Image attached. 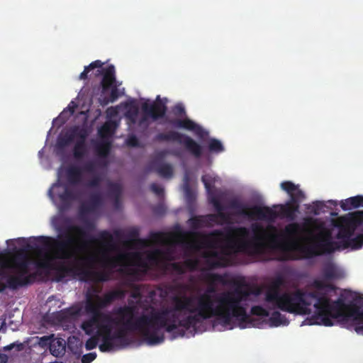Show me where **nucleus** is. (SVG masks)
<instances>
[{
  "label": "nucleus",
  "mask_w": 363,
  "mask_h": 363,
  "mask_svg": "<svg viewBox=\"0 0 363 363\" xmlns=\"http://www.w3.org/2000/svg\"><path fill=\"white\" fill-rule=\"evenodd\" d=\"M160 255L161 258L167 261H173L175 259L173 255V250L170 248H168L166 250H162V252L160 254Z\"/></svg>",
  "instance_id": "13d9d810"
},
{
  "label": "nucleus",
  "mask_w": 363,
  "mask_h": 363,
  "mask_svg": "<svg viewBox=\"0 0 363 363\" xmlns=\"http://www.w3.org/2000/svg\"><path fill=\"white\" fill-rule=\"evenodd\" d=\"M108 187L109 196L114 199L116 203H118L122 193L121 185L118 183L111 182Z\"/></svg>",
  "instance_id": "f704fd0d"
},
{
  "label": "nucleus",
  "mask_w": 363,
  "mask_h": 363,
  "mask_svg": "<svg viewBox=\"0 0 363 363\" xmlns=\"http://www.w3.org/2000/svg\"><path fill=\"white\" fill-rule=\"evenodd\" d=\"M345 218L355 230H357L360 225H363V211L353 212Z\"/></svg>",
  "instance_id": "7c9ffc66"
},
{
  "label": "nucleus",
  "mask_w": 363,
  "mask_h": 363,
  "mask_svg": "<svg viewBox=\"0 0 363 363\" xmlns=\"http://www.w3.org/2000/svg\"><path fill=\"white\" fill-rule=\"evenodd\" d=\"M347 320H351L355 332L359 335H363V317L357 315V311L352 308L345 315Z\"/></svg>",
  "instance_id": "a878e982"
},
{
  "label": "nucleus",
  "mask_w": 363,
  "mask_h": 363,
  "mask_svg": "<svg viewBox=\"0 0 363 363\" xmlns=\"http://www.w3.org/2000/svg\"><path fill=\"white\" fill-rule=\"evenodd\" d=\"M69 315L73 318L79 317L82 313V308L79 306L71 307L68 310Z\"/></svg>",
  "instance_id": "69168bd1"
},
{
  "label": "nucleus",
  "mask_w": 363,
  "mask_h": 363,
  "mask_svg": "<svg viewBox=\"0 0 363 363\" xmlns=\"http://www.w3.org/2000/svg\"><path fill=\"white\" fill-rule=\"evenodd\" d=\"M99 292L96 287L92 286L85 295L84 311L90 317L82 323L81 328L89 335H92L102 322H112V317L102 310L116 300L123 299L126 295V291L121 289L109 291L102 296L97 294Z\"/></svg>",
  "instance_id": "39448f33"
},
{
  "label": "nucleus",
  "mask_w": 363,
  "mask_h": 363,
  "mask_svg": "<svg viewBox=\"0 0 363 363\" xmlns=\"http://www.w3.org/2000/svg\"><path fill=\"white\" fill-rule=\"evenodd\" d=\"M87 202L94 208V209H96L102 203V196L101 193L99 191H94L91 193Z\"/></svg>",
  "instance_id": "ea45409f"
},
{
  "label": "nucleus",
  "mask_w": 363,
  "mask_h": 363,
  "mask_svg": "<svg viewBox=\"0 0 363 363\" xmlns=\"http://www.w3.org/2000/svg\"><path fill=\"white\" fill-rule=\"evenodd\" d=\"M281 188L290 196V201L285 204L275 205L274 208H279V214L277 212L278 216L286 218L290 220L296 218V213L299 209V203L305 198L303 192L290 181H286L281 183Z\"/></svg>",
  "instance_id": "6e6552de"
},
{
  "label": "nucleus",
  "mask_w": 363,
  "mask_h": 363,
  "mask_svg": "<svg viewBox=\"0 0 363 363\" xmlns=\"http://www.w3.org/2000/svg\"><path fill=\"white\" fill-rule=\"evenodd\" d=\"M251 314L257 316L268 317L269 312L261 306H254L250 310Z\"/></svg>",
  "instance_id": "a18cd8bd"
},
{
  "label": "nucleus",
  "mask_w": 363,
  "mask_h": 363,
  "mask_svg": "<svg viewBox=\"0 0 363 363\" xmlns=\"http://www.w3.org/2000/svg\"><path fill=\"white\" fill-rule=\"evenodd\" d=\"M126 144L128 146L133 147H139V145H140L139 140H138V138L134 135H130L128 137V138L126 139Z\"/></svg>",
  "instance_id": "bf43d9fd"
},
{
  "label": "nucleus",
  "mask_w": 363,
  "mask_h": 363,
  "mask_svg": "<svg viewBox=\"0 0 363 363\" xmlns=\"http://www.w3.org/2000/svg\"><path fill=\"white\" fill-rule=\"evenodd\" d=\"M227 277L228 275L226 274H219L216 273H208L206 274V279L212 285L215 284L216 283L227 285L228 284V281H227Z\"/></svg>",
  "instance_id": "72a5a7b5"
},
{
  "label": "nucleus",
  "mask_w": 363,
  "mask_h": 363,
  "mask_svg": "<svg viewBox=\"0 0 363 363\" xmlns=\"http://www.w3.org/2000/svg\"><path fill=\"white\" fill-rule=\"evenodd\" d=\"M158 142H177L185 147L194 157L200 158L202 155V147L191 137L177 131L169 130L167 133H160L155 137Z\"/></svg>",
  "instance_id": "1a4fd4ad"
},
{
  "label": "nucleus",
  "mask_w": 363,
  "mask_h": 363,
  "mask_svg": "<svg viewBox=\"0 0 363 363\" xmlns=\"http://www.w3.org/2000/svg\"><path fill=\"white\" fill-rule=\"evenodd\" d=\"M62 235H58L57 238L52 237L39 236L36 240L44 246L45 252L38 250L40 259L35 262L37 275L42 274L44 271L48 274L51 270L55 271L57 281H62L67 276H80L83 279L84 264L92 260V257L77 256V249L73 247L77 239L69 235H66L62 239Z\"/></svg>",
  "instance_id": "20e7f679"
},
{
  "label": "nucleus",
  "mask_w": 363,
  "mask_h": 363,
  "mask_svg": "<svg viewBox=\"0 0 363 363\" xmlns=\"http://www.w3.org/2000/svg\"><path fill=\"white\" fill-rule=\"evenodd\" d=\"M130 331L129 330H126L123 326L121 328L116 331L114 333L111 334V337L113 340H118L121 342L126 343L127 342V336L126 332Z\"/></svg>",
  "instance_id": "37998d69"
},
{
  "label": "nucleus",
  "mask_w": 363,
  "mask_h": 363,
  "mask_svg": "<svg viewBox=\"0 0 363 363\" xmlns=\"http://www.w3.org/2000/svg\"><path fill=\"white\" fill-rule=\"evenodd\" d=\"M356 230L353 226L347 220L345 217L342 218V225L339 228L337 233V238L343 240L345 244L353 236Z\"/></svg>",
  "instance_id": "393cba45"
},
{
  "label": "nucleus",
  "mask_w": 363,
  "mask_h": 363,
  "mask_svg": "<svg viewBox=\"0 0 363 363\" xmlns=\"http://www.w3.org/2000/svg\"><path fill=\"white\" fill-rule=\"evenodd\" d=\"M150 238L154 242H163L166 239V235L162 232H151Z\"/></svg>",
  "instance_id": "3c124183"
},
{
  "label": "nucleus",
  "mask_w": 363,
  "mask_h": 363,
  "mask_svg": "<svg viewBox=\"0 0 363 363\" xmlns=\"http://www.w3.org/2000/svg\"><path fill=\"white\" fill-rule=\"evenodd\" d=\"M139 230L137 228H133L128 231L127 234V238L132 242H135L139 244H144L145 241L142 239H138Z\"/></svg>",
  "instance_id": "c03bdc74"
},
{
  "label": "nucleus",
  "mask_w": 363,
  "mask_h": 363,
  "mask_svg": "<svg viewBox=\"0 0 363 363\" xmlns=\"http://www.w3.org/2000/svg\"><path fill=\"white\" fill-rule=\"evenodd\" d=\"M52 339H53V335L43 336V337H40V339H39V344L43 347L48 346V345L50 346V345H52L51 342L52 341Z\"/></svg>",
  "instance_id": "680f3d73"
},
{
  "label": "nucleus",
  "mask_w": 363,
  "mask_h": 363,
  "mask_svg": "<svg viewBox=\"0 0 363 363\" xmlns=\"http://www.w3.org/2000/svg\"><path fill=\"white\" fill-rule=\"evenodd\" d=\"M97 72L103 75L101 82L103 92L107 91L111 86L116 85V70L113 65L102 69H98Z\"/></svg>",
  "instance_id": "6ab92c4d"
},
{
  "label": "nucleus",
  "mask_w": 363,
  "mask_h": 363,
  "mask_svg": "<svg viewBox=\"0 0 363 363\" xmlns=\"http://www.w3.org/2000/svg\"><path fill=\"white\" fill-rule=\"evenodd\" d=\"M213 288L198 296H174L170 307L143 314L137 318V307L131 305L120 306L113 311L116 315L112 322L121 325L130 331H139L150 345L162 343L164 337L159 335L161 329L172 333L178 328L185 330L196 329L203 320L216 317L225 325H230L233 318L240 323L241 328L251 324L252 318L241 305L250 295L248 289L240 286L233 290L211 294Z\"/></svg>",
  "instance_id": "f257e3e1"
},
{
  "label": "nucleus",
  "mask_w": 363,
  "mask_h": 363,
  "mask_svg": "<svg viewBox=\"0 0 363 363\" xmlns=\"http://www.w3.org/2000/svg\"><path fill=\"white\" fill-rule=\"evenodd\" d=\"M150 190L158 197L164 196V189L156 183H152L150 186Z\"/></svg>",
  "instance_id": "4d7b16f0"
},
{
  "label": "nucleus",
  "mask_w": 363,
  "mask_h": 363,
  "mask_svg": "<svg viewBox=\"0 0 363 363\" xmlns=\"http://www.w3.org/2000/svg\"><path fill=\"white\" fill-rule=\"evenodd\" d=\"M92 257V260L84 264L83 279H91L96 281H106L109 279V274L105 272H95L89 269L91 263L94 260V257Z\"/></svg>",
  "instance_id": "4be33fe9"
},
{
  "label": "nucleus",
  "mask_w": 363,
  "mask_h": 363,
  "mask_svg": "<svg viewBox=\"0 0 363 363\" xmlns=\"http://www.w3.org/2000/svg\"><path fill=\"white\" fill-rule=\"evenodd\" d=\"M347 320H351L355 332L359 335H363V317L357 315V311L352 308L345 315Z\"/></svg>",
  "instance_id": "bb28decb"
},
{
  "label": "nucleus",
  "mask_w": 363,
  "mask_h": 363,
  "mask_svg": "<svg viewBox=\"0 0 363 363\" xmlns=\"http://www.w3.org/2000/svg\"><path fill=\"white\" fill-rule=\"evenodd\" d=\"M167 99L166 98L161 99L160 96L158 95L156 100L152 103H143L141 109L145 116L139 120L138 125H143L145 124L147 117L151 118L153 121L163 118L167 111Z\"/></svg>",
  "instance_id": "f8f14e48"
},
{
  "label": "nucleus",
  "mask_w": 363,
  "mask_h": 363,
  "mask_svg": "<svg viewBox=\"0 0 363 363\" xmlns=\"http://www.w3.org/2000/svg\"><path fill=\"white\" fill-rule=\"evenodd\" d=\"M313 286L316 289H315V290H313V291H311V292H315V291H317V292L320 293V294H323V295H325V296L327 297V298L328 299L329 303H330V305H333V304H334V303H335L336 301H333V302H331V301H330V299L328 297L327 294L320 291L321 290L324 289L327 286V285H326V284H325L323 281H321V280H318V279H315V280H314V281H313ZM302 290H303V291H305V290H303V289H302ZM306 292H308V293H309L310 291H306Z\"/></svg>",
  "instance_id": "79ce46f5"
},
{
  "label": "nucleus",
  "mask_w": 363,
  "mask_h": 363,
  "mask_svg": "<svg viewBox=\"0 0 363 363\" xmlns=\"http://www.w3.org/2000/svg\"><path fill=\"white\" fill-rule=\"evenodd\" d=\"M211 203L214 206L216 214H207V218L212 223H218V219L220 218V223H231V218L229 213L223 212L225 210L224 206L221 203L220 200L217 198H213L211 199Z\"/></svg>",
  "instance_id": "a211bd4d"
},
{
  "label": "nucleus",
  "mask_w": 363,
  "mask_h": 363,
  "mask_svg": "<svg viewBox=\"0 0 363 363\" xmlns=\"http://www.w3.org/2000/svg\"><path fill=\"white\" fill-rule=\"evenodd\" d=\"M324 278L327 280L337 279L342 277V273L332 263L326 264L322 270Z\"/></svg>",
  "instance_id": "c85d7f7f"
},
{
  "label": "nucleus",
  "mask_w": 363,
  "mask_h": 363,
  "mask_svg": "<svg viewBox=\"0 0 363 363\" xmlns=\"http://www.w3.org/2000/svg\"><path fill=\"white\" fill-rule=\"evenodd\" d=\"M114 348L113 340L111 337H102V343L99 345L101 352H110Z\"/></svg>",
  "instance_id": "4c0bfd02"
},
{
  "label": "nucleus",
  "mask_w": 363,
  "mask_h": 363,
  "mask_svg": "<svg viewBox=\"0 0 363 363\" xmlns=\"http://www.w3.org/2000/svg\"><path fill=\"white\" fill-rule=\"evenodd\" d=\"M174 127L193 130L199 137H203L206 133L204 130L189 118L174 119L171 121Z\"/></svg>",
  "instance_id": "412c9836"
},
{
  "label": "nucleus",
  "mask_w": 363,
  "mask_h": 363,
  "mask_svg": "<svg viewBox=\"0 0 363 363\" xmlns=\"http://www.w3.org/2000/svg\"><path fill=\"white\" fill-rule=\"evenodd\" d=\"M324 203L322 201H315L313 203L311 207H308V209L310 210L311 213L314 215L320 214L321 210L324 207Z\"/></svg>",
  "instance_id": "603ef678"
},
{
  "label": "nucleus",
  "mask_w": 363,
  "mask_h": 363,
  "mask_svg": "<svg viewBox=\"0 0 363 363\" xmlns=\"http://www.w3.org/2000/svg\"><path fill=\"white\" fill-rule=\"evenodd\" d=\"M111 143L108 141L103 140L95 146V150L97 155L101 158H106L111 150Z\"/></svg>",
  "instance_id": "473e14b6"
},
{
  "label": "nucleus",
  "mask_w": 363,
  "mask_h": 363,
  "mask_svg": "<svg viewBox=\"0 0 363 363\" xmlns=\"http://www.w3.org/2000/svg\"><path fill=\"white\" fill-rule=\"evenodd\" d=\"M228 207L237 210V214L247 216L251 219L274 220L278 216L277 211L268 206H254L248 211L238 199H233L229 202Z\"/></svg>",
  "instance_id": "9d476101"
},
{
  "label": "nucleus",
  "mask_w": 363,
  "mask_h": 363,
  "mask_svg": "<svg viewBox=\"0 0 363 363\" xmlns=\"http://www.w3.org/2000/svg\"><path fill=\"white\" fill-rule=\"evenodd\" d=\"M318 233L313 236L311 242L303 245L300 242V233L306 232L313 235L311 230L298 223H291L284 227L282 234L278 233L277 228L268 225L264 227L259 223H253L250 229L253 236L250 240L249 229L246 227H237L229 230L230 235L238 239L229 245V247L238 252L251 256H259L267 250H280L289 253L287 259H301L312 258L324 254H330L336 249V242L332 240L330 230L318 227Z\"/></svg>",
  "instance_id": "f03ea898"
},
{
  "label": "nucleus",
  "mask_w": 363,
  "mask_h": 363,
  "mask_svg": "<svg viewBox=\"0 0 363 363\" xmlns=\"http://www.w3.org/2000/svg\"><path fill=\"white\" fill-rule=\"evenodd\" d=\"M211 203L214 206L216 214H207V218L212 223H218V219L220 218V223H231V218L229 213L223 212L225 210L224 206L221 203L220 200L217 198H213L211 199Z\"/></svg>",
  "instance_id": "f3484780"
},
{
  "label": "nucleus",
  "mask_w": 363,
  "mask_h": 363,
  "mask_svg": "<svg viewBox=\"0 0 363 363\" xmlns=\"http://www.w3.org/2000/svg\"><path fill=\"white\" fill-rule=\"evenodd\" d=\"M138 113V108H135L133 111H128L126 113V116L130 120L132 123H135Z\"/></svg>",
  "instance_id": "338daca9"
},
{
  "label": "nucleus",
  "mask_w": 363,
  "mask_h": 363,
  "mask_svg": "<svg viewBox=\"0 0 363 363\" xmlns=\"http://www.w3.org/2000/svg\"><path fill=\"white\" fill-rule=\"evenodd\" d=\"M113 323H107V322H102L99 327V328L96 330L97 333L99 335L107 336L111 337V331H112V326L111 324Z\"/></svg>",
  "instance_id": "58836bf2"
},
{
  "label": "nucleus",
  "mask_w": 363,
  "mask_h": 363,
  "mask_svg": "<svg viewBox=\"0 0 363 363\" xmlns=\"http://www.w3.org/2000/svg\"><path fill=\"white\" fill-rule=\"evenodd\" d=\"M81 167L83 172L94 174L93 177L86 182L85 186L93 189L99 188L101 186L102 177L99 174H94L96 172V162L92 160L88 161Z\"/></svg>",
  "instance_id": "aec40b11"
},
{
  "label": "nucleus",
  "mask_w": 363,
  "mask_h": 363,
  "mask_svg": "<svg viewBox=\"0 0 363 363\" xmlns=\"http://www.w3.org/2000/svg\"><path fill=\"white\" fill-rule=\"evenodd\" d=\"M110 133V125L108 123L104 124L99 130V134L101 137Z\"/></svg>",
  "instance_id": "774afa93"
},
{
  "label": "nucleus",
  "mask_w": 363,
  "mask_h": 363,
  "mask_svg": "<svg viewBox=\"0 0 363 363\" xmlns=\"http://www.w3.org/2000/svg\"><path fill=\"white\" fill-rule=\"evenodd\" d=\"M172 112L174 115L177 117H183L186 116L185 108L181 104H176L172 108Z\"/></svg>",
  "instance_id": "5fc2aeb1"
},
{
  "label": "nucleus",
  "mask_w": 363,
  "mask_h": 363,
  "mask_svg": "<svg viewBox=\"0 0 363 363\" xmlns=\"http://www.w3.org/2000/svg\"><path fill=\"white\" fill-rule=\"evenodd\" d=\"M85 126L74 125L69 128L65 133L60 135L56 143V147L63 150L70 145L75 139L79 138V134L82 133L86 129Z\"/></svg>",
  "instance_id": "2eb2a0df"
},
{
  "label": "nucleus",
  "mask_w": 363,
  "mask_h": 363,
  "mask_svg": "<svg viewBox=\"0 0 363 363\" xmlns=\"http://www.w3.org/2000/svg\"><path fill=\"white\" fill-rule=\"evenodd\" d=\"M48 196L52 201L58 200V208L60 211L69 210L73 202L77 200V195L67 184L57 182L53 184L48 192Z\"/></svg>",
  "instance_id": "9b49d317"
},
{
  "label": "nucleus",
  "mask_w": 363,
  "mask_h": 363,
  "mask_svg": "<svg viewBox=\"0 0 363 363\" xmlns=\"http://www.w3.org/2000/svg\"><path fill=\"white\" fill-rule=\"evenodd\" d=\"M265 300L275 308L289 313L306 315L311 313V306L315 308V314L310 319L311 324L333 325V318L343 316L345 303L339 298L333 305L325 295L319 292H306L296 289L292 292L280 294V291L270 287L265 295Z\"/></svg>",
  "instance_id": "7ed1b4c3"
},
{
  "label": "nucleus",
  "mask_w": 363,
  "mask_h": 363,
  "mask_svg": "<svg viewBox=\"0 0 363 363\" xmlns=\"http://www.w3.org/2000/svg\"><path fill=\"white\" fill-rule=\"evenodd\" d=\"M188 223L194 230H197L203 226L208 225L209 223H212L207 218V215L193 216L188 220Z\"/></svg>",
  "instance_id": "c756f323"
},
{
  "label": "nucleus",
  "mask_w": 363,
  "mask_h": 363,
  "mask_svg": "<svg viewBox=\"0 0 363 363\" xmlns=\"http://www.w3.org/2000/svg\"><path fill=\"white\" fill-rule=\"evenodd\" d=\"M128 256V255L125 253L119 254L116 257H110L107 254H104L101 263L104 267L113 269L118 266L121 262L126 259Z\"/></svg>",
  "instance_id": "b1692460"
},
{
  "label": "nucleus",
  "mask_w": 363,
  "mask_h": 363,
  "mask_svg": "<svg viewBox=\"0 0 363 363\" xmlns=\"http://www.w3.org/2000/svg\"><path fill=\"white\" fill-rule=\"evenodd\" d=\"M348 201L352 208H356L363 206V196L358 195L356 196H352L349 198Z\"/></svg>",
  "instance_id": "09e8293b"
},
{
  "label": "nucleus",
  "mask_w": 363,
  "mask_h": 363,
  "mask_svg": "<svg viewBox=\"0 0 363 363\" xmlns=\"http://www.w3.org/2000/svg\"><path fill=\"white\" fill-rule=\"evenodd\" d=\"M89 135L87 128L82 133L79 134V138L74 145L72 153L73 157L77 160H81L88 155V147L86 143V138Z\"/></svg>",
  "instance_id": "dca6fc26"
},
{
  "label": "nucleus",
  "mask_w": 363,
  "mask_h": 363,
  "mask_svg": "<svg viewBox=\"0 0 363 363\" xmlns=\"http://www.w3.org/2000/svg\"><path fill=\"white\" fill-rule=\"evenodd\" d=\"M162 252V250L160 249H156L150 253H148L147 257V259L154 264H157L160 259L161 258L160 254Z\"/></svg>",
  "instance_id": "de8ad7c7"
},
{
  "label": "nucleus",
  "mask_w": 363,
  "mask_h": 363,
  "mask_svg": "<svg viewBox=\"0 0 363 363\" xmlns=\"http://www.w3.org/2000/svg\"><path fill=\"white\" fill-rule=\"evenodd\" d=\"M169 267H171L172 270L178 275H182L186 272L184 263L172 262L169 264Z\"/></svg>",
  "instance_id": "8fccbe9b"
},
{
  "label": "nucleus",
  "mask_w": 363,
  "mask_h": 363,
  "mask_svg": "<svg viewBox=\"0 0 363 363\" xmlns=\"http://www.w3.org/2000/svg\"><path fill=\"white\" fill-rule=\"evenodd\" d=\"M95 209L88 203L85 202L81 204L79 206V213L82 216L93 212Z\"/></svg>",
  "instance_id": "6e6d98bb"
},
{
  "label": "nucleus",
  "mask_w": 363,
  "mask_h": 363,
  "mask_svg": "<svg viewBox=\"0 0 363 363\" xmlns=\"http://www.w3.org/2000/svg\"><path fill=\"white\" fill-rule=\"evenodd\" d=\"M345 245L354 250L361 248L363 246V233L354 238L351 237L350 240L346 242Z\"/></svg>",
  "instance_id": "c9c22d12"
},
{
  "label": "nucleus",
  "mask_w": 363,
  "mask_h": 363,
  "mask_svg": "<svg viewBox=\"0 0 363 363\" xmlns=\"http://www.w3.org/2000/svg\"><path fill=\"white\" fill-rule=\"evenodd\" d=\"M99 342V338L97 336H91L89 337L86 343L85 348L86 350H91L96 347Z\"/></svg>",
  "instance_id": "864d4df0"
},
{
  "label": "nucleus",
  "mask_w": 363,
  "mask_h": 363,
  "mask_svg": "<svg viewBox=\"0 0 363 363\" xmlns=\"http://www.w3.org/2000/svg\"><path fill=\"white\" fill-rule=\"evenodd\" d=\"M183 263L185 269H188L190 271H194L197 269L199 264V261L197 258H186Z\"/></svg>",
  "instance_id": "49530a36"
},
{
  "label": "nucleus",
  "mask_w": 363,
  "mask_h": 363,
  "mask_svg": "<svg viewBox=\"0 0 363 363\" xmlns=\"http://www.w3.org/2000/svg\"><path fill=\"white\" fill-rule=\"evenodd\" d=\"M82 169L81 167L70 165L65 169L67 181L70 185L79 184L82 181Z\"/></svg>",
  "instance_id": "5701e85b"
},
{
  "label": "nucleus",
  "mask_w": 363,
  "mask_h": 363,
  "mask_svg": "<svg viewBox=\"0 0 363 363\" xmlns=\"http://www.w3.org/2000/svg\"><path fill=\"white\" fill-rule=\"evenodd\" d=\"M202 257L205 259L206 265L211 269L225 267L229 265V259L216 251V249H210L203 252Z\"/></svg>",
  "instance_id": "4468645a"
},
{
  "label": "nucleus",
  "mask_w": 363,
  "mask_h": 363,
  "mask_svg": "<svg viewBox=\"0 0 363 363\" xmlns=\"http://www.w3.org/2000/svg\"><path fill=\"white\" fill-rule=\"evenodd\" d=\"M222 235L220 230H214L208 235H204L202 239V245L208 249H217L219 245L218 237Z\"/></svg>",
  "instance_id": "cd10ccee"
},
{
  "label": "nucleus",
  "mask_w": 363,
  "mask_h": 363,
  "mask_svg": "<svg viewBox=\"0 0 363 363\" xmlns=\"http://www.w3.org/2000/svg\"><path fill=\"white\" fill-rule=\"evenodd\" d=\"M286 285V279L285 277L281 274H277L275 277L272 279L270 283V287L274 289H277L280 291L281 286H284Z\"/></svg>",
  "instance_id": "a19ab883"
},
{
  "label": "nucleus",
  "mask_w": 363,
  "mask_h": 363,
  "mask_svg": "<svg viewBox=\"0 0 363 363\" xmlns=\"http://www.w3.org/2000/svg\"><path fill=\"white\" fill-rule=\"evenodd\" d=\"M269 322L271 325L274 327H278L281 325H287L289 323L286 316L279 311H274L272 313L269 318Z\"/></svg>",
  "instance_id": "2f4dec72"
},
{
  "label": "nucleus",
  "mask_w": 363,
  "mask_h": 363,
  "mask_svg": "<svg viewBox=\"0 0 363 363\" xmlns=\"http://www.w3.org/2000/svg\"><path fill=\"white\" fill-rule=\"evenodd\" d=\"M96 228L95 223L89 220H84V226H79L77 225L68 224L65 227L58 228L57 230L59 235H62V239H65L66 235H69L77 239V241L73 245V247L79 250V244L94 243L100 242L104 246L108 247H113L114 243V238L109 231L104 230H101L98 234V238L96 239L89 235V232L93 231Z\"/></svg>",
  "instance_id": "0eeeda50"
},
{
  "label": "nucleus",
  "mask_w": 363,
  "mask_h": 363,
  "mask_svg": "<svg viewBox=\"0 0 363 363\" xmlns=\"http://www.w3.org/2000/svg\"><path fill=\"white\" fill-rule=\"evenodd\" d=\"M208 150L213 153H220L225 150V148L220 140L211 138L208 142Z\"/></svg>",
  "instance_id": "e433bc0d"
},
{
  "label": "nucleus",
  "mask_w": 363,
  "mask_h": 363,
  "mask_svg": "<svg viewBox=\"0 0 363 363\" xmlns=\"http://www.w3.org/2000/svg\"><path fill=\"white\" fill-rule=\"evenodd\" d=\"M133 291L130 293V297L134 299H140L142 297L140 288L138 285H132Z\"/></svg>",
  "instance_id": "052dcab7"
},
{
  "label": "nucleus",
  "mask_w": 363,
  "mask_h": 363,
  "mask_svg": "<svg viewBox=\"0 0 363 363\" xmlns=\"http://www.w3.org/2000/svg\"><path fill=\"white\" fill-rule=\"evenodd\" d=\"M30 258L26 250L18 249L11 258L10 264L6 266L12 269L15 274L6 276L4 271L0 269V277L6 278V283L0 281V293L7 288L16 290L32 284L36 279L37 273H30Z\"/></svg>",
  "instance_id": "423d86ee"
},
{
  "label": "nucleus",
  "mask_w": 363,
  "mask_h": 363,
  "mask_svg": "<svg viewBox=\"0 0 363 363\" xmlns=\"http://www.w3.org/2000/svg\"><path fill=\"white\" fill-rule=\"evenodd\" d=\"M168 154L169 151L167 150H162L157 152L149 164V171L155 172L162 178H172L174 174L172 165L169 163L163 162V160Z\"/></svg>",
  "instance_id": "ddd939ff"
},
{
  "label": "nucleus",
  "mask_w": 363,
  "mask_h": 363,
  "mask_svg": "<svg viewBox=\"0 0 363 363\" xmlns=\"http://www.w3.org/2000/svg\"><path fill=\"white\" fill-rule=\"evenodd\" d=\"M110 89H111L109 96V101L113 103L116 101L119 97V92L116 85L111 86Z\"/></svg>",
  "instance_id": "e2e57ef3"
},
{
  "label": "nucleus",
  "mask_w": 363,
  "mask_h": 363,
  "mask_svg": "<svg viewBox=\"0 0 363 363\" xmlns=\"http://www.w3.org/2000/svg\"><path fill=\"white\" fill-rule=\"evenodd\" d=\"M96 357V352H90L86 354H84L82 357V363H91L94 361Z\"/></svg>",
  "instance_id": "0e129e2a"
}]
</instances>
